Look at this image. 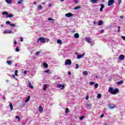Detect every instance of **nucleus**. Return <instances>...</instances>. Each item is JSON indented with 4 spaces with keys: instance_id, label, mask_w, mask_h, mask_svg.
Instances as JSON below:
<instances>
[{
    "instance_id": "8fccbe9b",
    "label": "nucleus",
    "mask_w": 125,
    "mask_h": 125,
    "mask_svg": "<svg viewBox=\"0 0 125 125\" xmlns=\"http://www.w3.org/2000/svg\"><path fill=\"white\" fill-rule=\"evenodd\" d=\"M118 3H119V4H121V3H122V0H119Z\"/></svg>"
},
{
    "instance_id": "b1692460",
    "label": "nucleus",
    "mask_w": 125,
    "mask_h": 125,
    "mask_svg": "<svg viewBox=\"0 0 125 125\" xmlns=\"http://www.w3.org/2000/svg\"><path fill=\"white\" fill-rule=\"evenodd\" d=\"M14 17V15L10 14V15L6 16V18H10L11 17Z\"/></svg>"
},
{
    "instance_id": "7ed1b4c3",
    "label": "nucleus",
    "mask_w": 125,
    "mask_h": 125,
    "mask_svg": "<svg viewBox=\"0 0 125 125\" xmlns=\"http://www.w3.org/2000/svg\"><path fill=\"white\" fill-rule=\"evenodd\" d=\"M64 64L65 65H71L72 64V61L69 59H67L65 61Z\"/></svg>"
},
{
    "instance_id": "58836bf2",
    "label": "nucleus",
    "mask_w": 125,
    "mask_h": 125,
    "mask_svg": "<svg viewBox=\"0 0 125 125\" xmlns=\"http://www.w3.org/2000/svg\"><path fill=\"white\" fill-rule=\"evenodd\" d=\"M68 113H69V109L68 108H66L65 109V114H67Z\"/></svg>"
},
{
    "instance_id": "f257e3e1",
    "label": "nucleus",
    "mask_w": 125,
    "mask_h": 125,
    "mask_svg": "<svg viewBox=\"0 0 125 125\" xmlns=\"http://www.w3.org/2000/svg\"><path fill=\"white\" fill-rule=\"evenodd\" d=\"M108 92L110 93V94L116 95V94H118L119 92V88L113 89V87H110L108 89Z\"/></svg>"
},
{
    "instance_id": "bf43d9fd",
    "label": "nucleus",
    "mask_w": 125,
    "mask_h": 125,
    "mask_svg": "<svg viewBox=\"0 0 125 125\" xmlns=\"http://www.w3.org/2000/svg\"><path fill=\"white\" fill-rule=\"evenodd\" d=\"M88 96H87L86 97V100H88Z\"/></svg>"
},
{
    "instance_id": "1a4fd4ad",
    "label": "nucleus",
    "mask_w": 125,
    "mask_h": 125,
    "mask_svg": "<svg viewBox=\"0 0 125 125\" xmlns=\"http://www.w3.org/2000/svg\"><path fill=\"white\" fill-rule=\"evenodd\" d=\"M119 59L120 61L124 60V59H125V56H124V55H121L119 57Z\"/></svg>"
},
{
    "instance_id": "09e8293b",
    "label": "nucleus",
    "mask_w": 125,
    "mask_h": 125,
    "mask_svg": "<svg viewBox=\"0 0 125 125\" xmlns=\"http://www.w3.org/2000/svg\"><path fill=\"white\" fill-rule=\"evenodd\" d=\"M73 1L75 2V3H78L79 2L78 1V0H73Z\"/></svg>"
},
{
    "instance_id": "864d4df0",
    "label": "nucleus",
    "mask_w": 125,
    "mask_h": 125,
    "mask_svg": "<svg viewBox=\"0 0 125 125\" xmlns=\"http://www.w3.org/2000/svg\"><path fill=\"white\" fill-rule=\"evenodd\" d=\"M11 58H12V57L10 56V57H8L7 59H8V60H9V59H11Z\"/></svg>"
},
{
    "instance_id": "ddd939ff",
    "label": "nucleus",
    "mask_w": 125,
    "mask_h": 125,
    "mask_svg": "<svg viewBox=\"0 0 125 125\" xmlns=\"http://www.w3.org/2000/svg\"><path fill=\"white\" fill-rule=\"evenodd\" d=\"M103 23H104V22L103 21H98V25L99 26H102V25H103Z\"/></svg>"
},
{
    "instance_id": "ea45409f",
    "label": "nucleus",
    "mask_w": 125,
    "mask_h": 125,
    "mask_svg": "<svg viewBox=\"0 0 125 125\" xmlns=\"http://www.w3.org/2000/svg\"><path fill=\"white\" fill-rule=\"evenodd\" d=\"M94 86L95 88H97L98 87V83H96Z\"/></svg>"
},
{
    "instance_id": "a18cd8bd",
    "label": "nucleus",
    "mask_w": 125,
    "mask_h": 125,
    "mask_svg": "<svg viewBox=\"0 0 125 125\" xmlns=\"http://www.w3.org/2000/svg\"><path fill=\"white\" fill-rule=\"evenodd\" d=\"M83 119H84V116H82L80 118L81 121H82V120H83Z\"/></svg>"
},
{
    "instance_id": "37998d69",
    "label": "nucleus",
    "mask_w": 125,
    "mask_h": 125,
    "mask_svg": "<svg viewBox=\"0 0 125 125\" xmlns=\"http://www.w3.org/2000/svg\"><path fill=\"white\" fill-rule=\"evenodd\" d=\"M16 119H17L18 121H20V117L18 116H16Z\"/></svg>"
},
{
    "instance_id": "39448f33",
    "label": "nucleus",
    "mask_w": 125,
    "mask_h": 125,
    "mask_svg": "<svg viewBox=\"0 0 125 125\" xmlns=\"http://www.w3.org/2000/svg\"><path fill=\"white\" fill-rule=\"evenodd\" d=\"M57 87H58L59 88H60L61 89H63L64 87L65 86L64 85V84H58L57 85Z\"/></svg>"
},
{
    "instance_id": "4c0bfd02",
    "label": "nucleus",
    "mask_w": 125,
    "mask_h": 125,
    "mask_svg": "<svg viewBox=\"0 0 125 125\" xmlns=\"http://www.w3.org/2000/svg\"><path fill=\"white\" fill-rule=\"evenodd\" d=\"M18 73V70H16L15 71V76H18V74H17Z\"/></svg>"
},
{
    "instance_id": "f3484780",
    "label": "nucleus",
    "mask_w": 125,
    "mask_h": 125,
    "mask_svg": "<svg viewBox=\"0 0 125 125\" xmlns=\"http://www.w3.org/2000/svg\"><path fill=\"white\" fill-rule=\"evenodd\" d=\"M74 37L75 39H79V38H80V35H79V33H75L74 35Z\"/></svg>"
},
{
    "instance_id": "412c9836",
    "label": "nucleus",
    "mask_w": 125,
    "mask_h": 125,
    "mask_svg": "<svg viewBox=\"0 0 125 125\" xmlns=\"http://www.w3.org/2000/svg\"><path fill=\"white\" fill-rule=\"evenodd\" d=\"M83 74L84 76H87V75H88V72L87 71H83Z\"/></svg>"
},
{
    "instance_id": "c03bdc74",
    "label": "nucleus",
    "mask_w": 125,
    "mask_h": 125,
    "mask_svg": "<svg viewBox=\"0 0 125 125\" xmlns=\"http://www.w3.org/2000/svg\"><path fill=\"white\" fill-rule=\"evenodd\" d=\"M11 22H10V21H6V24H7V25H9V24H10Z\"/></svg>"
},
{
    "instance_id": "0e129e2a",
    "label": "nucleus",
    "mask_w": 125,
    "mask_h": 125,
    "mask_svg": "<svg viewBox=\"0 0 125 125\" xmlns=\"http://www.w3.org/2000/svg\"><path fill=\"white\" fill-rule=\"evenodd\" d=\"M68 75H69V76L71 75V72L70 71L68 72Z\"/></svg>"
},
{
    "instance_id": "de8ad7c7",
    "label": "nucleus",
    "mask_w": 125,
    "mask_h": 125,
    "mask_svg": "<svg viewBox=\"0 0 125 125\" xmlns=\"http://www.w3.org/2000/svg\"><path fill=\"white\" fill-rule=\"evenodd\" d=\"M76 68L75 69H79V64H76Z\"/></svg>"
},
{
    "instance_id": "aec40b11",
    "label": "nucleus",
    "mask_w": 125,
    "mask_h": 125,
    "mask_svg": "<svg viewBox=\"0 0 125 125\" xmlns=\"http://www.w3.org/2000/svg\"><path fill=\"white\" fill-rule=\"evenodd\" d=\"M124 83V81L123 80H121L119 82H117V84L120 85V84H123Z\"/></svg>"
},
{
    "instance_id": "cd10ccee",
    "label": "nucleus",
    "mask_w": 125,
    "mask_h": 125,
    "mask_svg": "<svg viewBox=\"0 0 125 125\" xmlns=\"http://www.w3.org/2000/svg\"><path fill=\"white\" fill-rule=\"evenodd\" d=\"M30 101V96H29L25 100V103H27Z\"/></svg>"
},
{
    "instance_id": "13d9d810",
    "label": "nucleus",
    "mask_w": 125,
    "mask_h": 125,
    "mask_svg": "<svg viewBox=\"0 0 125 125\" xmlns=\"http://www.w3.org/2000/svg\"><path fill=\"white\" fill-rule=\"evenodd\" d=\"M48 6L49 7H51V6H52V4H48Z\"/></svg>"
},
{
    "instance_id": "2f4dec72",
    "label": "nucleus",
    "mask_w": 125,
    "mask_h": 125,
    "mask_svg": "<svg viewBox=\"0 0 125 125\" xmlns=\"http://www.w3.org/2000/svg\"><path fill=\"white\" fill-rule=\"evenodd\" d=\"M79 8H81L80 6H76L74 8V10H77V9H79Z\"/></svg>"
},
{
    "instance_id": "dca6fc26",
    "label": "nucleus",
    "mask_w": 125,
    "mask_h": 125,
    "mask_svg": "<svg viewBox=\"0 0 125 125\" xmlns=\"http://www.w3.org/2000/svg\"><path fill=\"white\" fill-rule=\"evenodd\" d=\"M100 5H101V8L100 9V11L101 12H102V11H103V8H104V4H101Z\"/></svg>"
},
{
    "instance_id": "49530a36",
    "label": "nucleus",
    "mask_w": 125,
    "mask_h": 125,
    "mask_svg": "<svg viewBox=\"0 0 125 125\" xmlns=\"http://www.w3.org/2000/svg\"><path fill=\"white\" fill-rule=\"evenodd\" d=\"M48 20L49 21H53L54 20L51 18H48Z\"/></svg>"
},
{
    "instance_id": "9b49d317",
    "label": "nucleus",
    "mask_w": 125,
    "mask_h": 125,
    "mask_svg": "<svg viewBox=\"0 0 125 125\" xmlns=\"http://www.w3.org/2000/svg\"><path fill=\"white\" fill-rule=\"evenodd\" d=\"M72 16H73V14L71 13H68L65 14L66 17H72Z\"/></svg>"
},
{
    "instance_id": "2eb2a0df",
    "label": "nucleus",
    "mask_w": 125,
    "mask_h": 125,
    "mask_svg": "<svg viewBox=\"0 0 125 125\" xmlns=\"http://www.w3.org/2000/svg\"><path fill=\"white\" fill-rule=\"evenodd\" d=\"M42 9V5H38L37 6V10H41Z\"/></svg>"
},
{
    "instance_id": "bb28decb",
    "label": "nucleus",
    "mask_w": 125,
    "mask_h": 125,
    "mask_svg": "<svg viewBox=\"0 0 125 125\" xmlns=\"http://www.w3.org/2000/svg\"><path fill=\"white\" fill-rule=\"evenodd\" d=\"M2 15H8V12H6V11H3L2 13Z\"/></svg>"
},
{
    "instance_id": "4468645a",
    "label": "nucleus",
    "mask_w": 125,
    "mask_h": 125,
    "mask_svg": "<svg viewBox=\"0 0 125 125\" xmlns=\"http://www.w3.org/2000/svg\"><path fill=\"white\" fill-rule=\"evenodd\" d=\"M39 110L40 113H42V112H43V108H42V106H40Z\"/></svg>"
},
{
    "instance_id": "0eeeda50",
    "label": "nucleus",
    "mask_w": 125,
    "mask_h": 125,
    "mask_svg": "<svg viewBox=\"0 0 125 125\" xmlns=\"http://www.w3.org/2000/svg\"><path fill=\"white\" fill-rule=\"evenodd\" d=\"M85 40L88 43H90V42H91V38H90V37H85Z\"/></svg>"
},
{
    "instance_id": "a211bd4d",
    "label": "nucleus",
    "mask_w": 125,
    "mask_h": 125,
    "mask_svg": "<svg viewBox=\"0 0 125 125\" xmlns=\"http://www.w3.org/2000/svg\"><path fill=\"white\" fill-rule=\"evenodd\" d=\"M28 86L30 88H31L32 89H33V88H34V86H33V85H31V82H30V81L28 82Z\"/></svg>"
},
{
    "instance_id": "7c9ffc66",
    "label": "nucleus",
    "mask_w": 125,
    "mask_h": 125,
    "mask_svg": "<svg viewBox=\"0 0 125 125\" xmlns=\"http://www.w3.org/2000/svg\"><path fill=\"white\" fill-rule=\"evenodd\" d=\"M22 2H23V0H20L19 1H18V3L19 4H21L22 3Z\"/></svg>"
},
{
    "instance_id": "4be33fe9",
    "label": "nucleus",
    "mask_w": 125,
    "mask_h": 125,
    "mask_svg": "<svg viewBox=\"0 0 125 125\" xmlns=\"http://www.w3.org/2000/svg\"><path fill=\"white\" fill-rule=\"evenodd\" d=\"M10 108L11 109V111L13 110V105H12V104L11 103H10Z\"/></svg>"
},
{
    "instance_id": "5701e85b",
    "label": "nucleus",
    "mask_w": 125,
    "mask_h": 125,
    "mask_svg": "<svg viewBox=\"0 0 125 125\" xmlns=\"http://www.w3.org/2000/svg\"><path fill=\"white\" fill-rule=\"evenodd\" d=\"M5 2L8 3V4H11L12 1L11 0H5Z\"/></svg>"
},
{
    "instance_id": "393cba45",
    "label": "nucleus",
    "mask_w": 125,
    "mask_h": 125,
    "mask_svg": "<svg viewBox=\"0 0 125 125\" xmlns=\"http://www.w3.org/2000/svg\"><path fill=\"white\" fill-rule=\"evenodd\" d=\"M57 43H59V44H62V41L60 39L58 40Z\"/></svg>"
},
{
    "instance_id": "423d86ee",
    "label": "nucleus",
    "mask_w": 125,
    "mask_h": 125,
    "mask_svg": "<svg viewBox=\"0 0 125 125\" xmlns=\"http://www.w3.org/2000/svg\"><path fill=\"white\" fill-rule=\"evenodd\" d=\"M84 55V53H83L82 55H78L77 59H81V58H83Z\"/></svg>"
},
{
    "instance_id": "79ce46f5",
    "label": "nucleus",
    "mask_w": 125,
    "mask_h": 125,
    "mask_svg": "<svg viewBox=\"0 0 125 125\" xmlns=\"http://www.w3.org/2000/svg\"><path fill=\"white\" fill-rule=\"evenodd\" d=\"M12 77L13 79H15V80H17V77H16L14 74L12 75Z\"/></svg>"
},
{
    "instance_id": "a19ab883",
    "label": "nucleus",
    "mask_w": 125,
    "mask_h": 125,
    "mask_svg": "<svg viewBox=\"0 0 125 125\" xmlns=\"http://www.w3.org/2000/svg\"><path fill=\"white\" fill-rule=\"evenodd\" d=\"M16 52H19V51H20V50L19 49V48L18 47H17L16 48Z\"/></svg>"
},
{
    "instance_id": "3c124183",
    "label": "nucleus",
    "mask_w": 125,
    "mask_h": 125,
    "mask_svg": "<svg viewBox=\"0 0 125 125\" xmlns=\"http://www.w3.org/2000/svg\"><path fill=\"white\" fill-rule=\"evenodd\" d=\"M39 54H40V52H37L35 53V55H36V56H38V55H39Z\"/></svg>"
},
{
    "instance_id": "338daca9",
    "label": "nucleus",
    "mask_w": 125,
    "mask_h": 125,
    "mask_svg": "<svg viewBox=\"0 0 125 125\" xmlns=\"http://www.w3.org/2000/svg\"><path fill=\"white\" fill-rule=\"evenodd\" d=\"M117 28H118L119 29H121V26H118Z\"/></svg>"
},
{
    "instance_id": "f704fd0d",
    "label": "nucleus",
    "mask_w": 125,
    "mask_h": 125,
    "mask_svg": "<svg viewBox=\"0 0 125 125\" xmlns=\"http://www.w3.org/2000/svg\"><path fill=\"white\" fill-rule=\"evenodd\" d=\"M97 0H91V2H93V3H95L97 2Z\"/></svg>"
},
{
    "instance_id": "473e14b6",
    "label": "nucleus",
    "mask_w": 125,
    "mask_h": 125,
    "mask_svg": "<svg viewBox=\"0 0 125 125\" xmlns=\"http://www.w3.org/2000/svg\"><path fill=\"white\" fill-rule=\"evenodd\" d=\"M50 71V70L49 69H47L46 70L44 71V73H48V74H50V73H49Z\"/></svg>"
},
{
    "instance_id": "6e6d98bb",
    "label": "nucleus",
    "mask_w": 125,
    "mask_h": 125,
    "mask_svg": "<svg viewBox=\"0 0 125 125\" xmlns=\"http://www.w3.org/2000/svg\"><path fill=\"white\" fill-rule=\"evenodd\" d=\"M101 33L103 34V33H104V30L102 29L101 30Z\"/></svg>"
},
{
    "instance_id": "c9c22d12",
    "label": "nucleus",
    "mask_w": 125,
    "mask_h": 125,
    "mask_svg": "<svg viewBox=\"0 0 125 125\" xmlns=\"http://www.w3.org/2000/svg\"><path fill=\"white\" fill-rule=\"evenodd\" d=\"M10 26H11V27H14L16 26V25L15 24L12 23V22H11V23L10 24Z\"/></svg>"
},
{
    "instance_id": "e2e57ef3",
    "label": "nucleus",
    "mask_w": 125,
    "mask_h": 125,
    "mask_svg": "<svg viewBox=\"0 0 125 125\" xmlns=\"http://www.w3.org/2000/svg\"><path fill=\"white\" fill-rule=\"evenodd\" d=\"M104 117V114H103L101 116V118H103Z\"/></svg>"
},
{
    "instance_id": "f8f14e48",
    "label": "nucleus",
    "mask_w": 125,
    "mask_h": 125,
    "mask_svg": "<svg viewBox=\"0 0 125 125\" xmlns=\"http://www.w3.org/2000/svg\"><path fill=\"white\" fill-rule=\"evenodd\" d=\"M91 107H92V105H91V104H87L86 105V108L88 109H91Z\"/></svg>"
},
{
    "instance_id": "e433bc0d",
    "label": "nucleus",
    "mask_w": 125,
    "mask_h": 125,
    "mask_svg": "<svg viewBox=\"0 0 125 125\" xmlns=\"http://www.w3.org/2000/svg\"><path fill=\"white\" fill-rule=\"evenodd\" d=\"M93 84H94V82H89L90 85H93Z\"/></svg>"
},
{
    "instance_id": "774afa93",
    "label": "nucleus",
    "mask_w": 125,
    "mask_h": 125,
    "mask_svg": "<svg viewBox=\"0 0 125 125\" xmlns=\"http://www.w3.org/2000/svg\"><path fill=\"white\" fill-rule=\"evenodd\" d=\"M16 42H17L16 41H15V42H14V44H16Z\"/></svg>"
},
{
    "instance_id": "4d7b16f0",
    "label": "nucleus",
    "mask_w": 125,
    "mask_h": 125,
    "mask_svg": "<svg viewBox=\"0 0 125 125\" xmlns=\"http://www.w3.org/2000/svg\"><path fill=\"white\" fill-rule=\"evenodd\" d=\"M46 42H49V39L47 38V39H46Z\"/></svg>"
},
{
    "instance_id": "72a5a7b5",
    "label": "nucleus",
    "mask_w": 125,
    "mask_h": 125,
    "mask_svg": "<svg viewBox=\"0 0 125 125\" xmlns=\"http://www.w3.org/2000/svg\"><path fill=\"white\" fill-rule=\"evenodd\" d=\"M89 43H90V44H91V45H94L95 43L94 42L91 41V42Z\"/></svg>"
},
{
    "instance_id": "20e7f679",
    "label": "nucleus",
    "mask_w": 125,
    "mask_h": 125,
    "mask_svg": "<svg viewBox=\"0 0 125 125\" xmlns=\"http://www.w3.org/2000/svg\"><path fill=\"white\" fill-rule=\"evenodd\" d=\"M114 2H115V0H109L107 4L108 6H111V5H113V4Z\"/></svg>"
},
{
    "instance_id": "69168bd1",
    "label": "nucleus",
    "mask_w": 125,
    "mask_h": 125,
    "mask_svg": "<svg viewBox=\"0 0 125 125\" xmlns=\"http://www.w3.org/2000/svg\"><path fill=\"white\" fill-rule=\"evenodd\" d=\"M42 4L43 5H44L45 4V2H42Z\"/></svg>"
},
{
    "instance_id": "052dcab7",
    "label": "nucleus",
    "mask_w": 125,
    "mask_h": 125,
    "mask_svg": "<svg viewBox=\"0 0 125 125\" xmlns=\"http://www.w3.org/2000/svg\"><path fill=\"white\" fill-rule=\"evenodd\" d=\"M75 55H77V56H78V55H79V53L75 52Z\"/></svg>"
},
{
    "instance_id": "9d476101",
    "label": "nucleus",
    "mask_w": 125,
    "mask_h": 125,
    "mask_svg": "<svg viewBox=\"0 0 125 125\" xmlns=\"http://www.w3.org/2000/svg\"><path fill=\"white\" fill-rule=\"evenodd\" d=\"M115 107V105L114 104H111L108 105L109 109H114Z\"/></svg>"
},
{
    "instance_id": "680f3d73",
    "label": "nucleus",
    "mask_w": 125,
    "mask_h": 125,
    "mask_svg": "<svg viewBox=\"0 0 125 125\" xmlns=\"http://www.w3.org/2000/svg\"><path fill=\"white\" fill-rule=\"evenodd\" d=\"M24 74H27V70H25L24 72H23Z\"/></svg>"
},
{
    "instance_id": "c756f323",
    "label": "nucleus",
    "mask_w": 125,
    "mask_h": 125,
    "mask_svg": "<svg viewBox=\"0 0 125 125\" xmlns=\"http://www.w3.org/2000/svg\"><path fill=\"white\" fill-rule=\"evenodd\" d=\"M101 96H102L101 94H98V95H97V98L98 99H100V98H101Z\"/></svg>"
},
{
    "instance_id": "6e6552de",
    "label": "nucleus",
    "mask_w": 125,
    "mask_h": 125,
    "mask_svg": "<svg viewBox=\"0 0 125 125\" xmlns=\"http://www.w3.org/2000/svg\"><path fill=\"white\" fill-rule=\"evenodd\" d=\"M3 34H13V32L11 30H6L3 31Z\"/></svg>"
},
{
    "instance_id": "5fc2aeb1",
    "label": "nucleus",
    "mask_w": 125,
    "mask_h": 125,
    "mask_svg": "<svg viewBox=\"0 0 125 125\" xmlns=\"http://www.w3.org/2000/svg\"><path fill=\"white\" fill-rule=\"evenodd\" d=\"M20 42H23V37H21Z\"/></svg>"
},
{
    "instance_id": "a878e982",
    "label": "nucleus",
    "mask_w": 125,
    "mask_h": 125,
    "mask_svg": "<svg viewBox=\"0 0 125 125\" xmlns=\"http://www.w3.org/2000/svg\"><path fill=\"white\" fill-rule=\"evenodd\" d=\"M6 63L8 65H10V66L11 65V64H12V62L10 61H7Z\"/></svg>"
},
{
    "instance_id": "c85d7f7f",
    "label": "nucleus",
    "mask_w": 125,
    "mask_h": 125,
    "mask_svg": "<svg viewBox=\"0 0 125 125\" xmlns=\"http://www.w3.org/2000/svg\"><path fill=\"white\" fill-rule=\"evenodd\" d=\"M47 85L46 84H44V86H43V90H46Z\"/></svg>"
},
{
    "instance_id": "603ef678",
    "label": "nucleus",
    "mask_w": 125,
    "mask_h": 125,
    "mask_svg": "<svg viewBox=\"0 0 125 125\" xmlns=\"http://www.w3.org/2000/svg\"><path fill=\"white\" fill-rule=\"evenodd\" d=\"M120 18H121V19H124L125 18V17H124V16H120Z\"/></svg>"
},
{
    "instance_id": "6ab92c4d",
    "label": "nucleus",
    "mask_w": 125,
    "mask_h": 125,
    "mask_svg": "<svg viewBox=\"0 0 125 125\" xmlns=\"http://www.w3.org/2000/svg\"><path fill=\"white\" fill-rule=\"evenodd\" d=\"M43 66L44 68H45L46 69L48 68V65L45 62H43Z\"/></svg>"
},
{
    "instance_id": "f03ea898",
    "label": "nucleus",
    "mask_w": 125,
    "mask_h": 125,
    "mask_svg": "<svg viewBox=\"0 0 125 125\" xmlns=\"http://www.w3.org/2000/svg\"><path fill=\"white\" fill-rule=\"evenodd\" d=\"M37 42L39 43L40 42H42L43 43H45V39H44V38H40L38 41H37Z\"/></svg>"
}]
</instances>
